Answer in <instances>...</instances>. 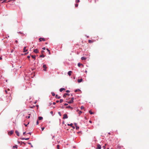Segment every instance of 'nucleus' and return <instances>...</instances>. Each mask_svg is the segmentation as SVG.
Segmentation results:
<instances>
[{
	"label": "nucleus",
	"mask_w": 149,
	"mask_h": 149,
	"mask_svg": "<svg viewBox=\"0 0 149 149\" xmlns=\"http://www.w3.org/2000/svg\"><path fill=\"white\" fill-rule=\"evenodd\" d=\"M73 128L74 129L75 128L74 127V126H72Z\"/></svg>",
	"instance_id": "052dcab7"
},
{
	"label": "nucleus",
	"mask_w": 149,
	"mask_h": 149,
	"mask_svg": "<svg viewBox=\"0 0 149 149\" xmlns=\"http://www.w3.org/2000/svg\"><path fill=\"white\" fill-rule=\"evenodd\" d=\"M38 124H39L38 121V120H37V121L36 122V124L37 125Z\"/></svg>",
	"instance_id": "58836bf2"
},
{
	"label": "nucleus",
	"mask_w": 149,
	"mask_h": 149,
	"mask_svg": "<svg viewBox=\"0 0 149 149\" xmlns=\"http://www.w3.org/2000/svg\"><path fill=\"white\" fill-rule=\"evenodd\" d=\"M25 139L26 140H29V138H26V139Z\"/></svg>",
	"instance_id": "e433bc0d"
},
{
	"label": "nucleus",
	"mask_w": 149,
	"mask_h": 149,
	"mask_svg": "<svg viewBox=\"0 0 149 149\" xmlns=\"http://www.w3.org/2000/svg\"><path fill=\"white\" fill-rule=\"evenodd\" d=\"M44 128H44V127H42V128H41L42 130V131H43V130H44Z\"/></svg>",
	"instance_id": "a19ab883"
},
{
	"label": "nucleus",
	"mask_w": 149,
	"mask_h": 149,
	"mask_svg": "<svg viewBox=\"0 0 149 149\" xmlns=\"http://www.w3.org/2000/svg\"><path fill=\"white\" fill-rule=\"evenodd\" d=\"M15 132L16 133L17 136H19V132H18V131L16 130L15 131Z\"/></svg>",
	"instance_id": "2eb2a0df"
},
{
	"label": "nucleus",
	"mask_w": 149,
	"mask_h": 149,
	"mask_svg": "<svg viewBox=\"0 0 149 149\" xmlns=\"http://www.w3.org/2000/svg\"><path fill=\"white\" fill-rule=\"evenodd\" d=\"M17 145H15V146H13V149H14L15 148L17 149Z\"/></svg>",
	"instance_id": "9b49d317"
},
{
	"label": "nucleus",
	"mask_w": 149,
	"mask_h": 149,
	"mask_svg": "<svg viewBox=\"0 0 149 149\" xmlns=\"http://www.w3.org/2000/svg\"><path fill=\"white\" fill-rule=\"evenodd\" d=\"M68 126H72L73 125V124L72 123H71L70 124H68Z\"/></svg>",
	"instance_id": "bb28decb"
},
{
	"label": "nucleus",
	"mask_w": 149,
	"mask_h": 149,
	"mask_svg": "<svg viewBox=\"0 0 149 149\" xmlns=\"http://www.w3.org/2000/svg\"><path fill=\"white\" fill-rule=\"evenodd\" d=\"M88 42L89 43H92L93 42V41L91 40H88Z\"/></svg>",
	"instance_id": "b1692460"
},
{
	"label": "nucleus",
	"mask_w": 149,
	"mask_h": 149,
	"mask_svg": "<svg viewBox=\"0 0 149 149\" xmlns=\"http://www.w3.org/2000/svg\"><path fill=\"white\" fill-rule=\"evenodd\" d=\"M63 101V100L62 99H60V103L62 102Z\"/></svg>",
	"instance_id": "c85d7f7f"
},
{
	"label": "nucleus",
	"mask_w": 149,
	"mask_h": 149,
	"mask_svg": "<svg viewBox=\"0 0 149 149\" xmlns=\"http://www.w3.org/2000/svg\"><path fill=\"white\" fill-rule=\"evenodd\" d=\"M5 93H7V90H5Z\"/></svg>",
	"instance_id": "49530a36"
},
{
	"label": "nucleus",
	"mask_w": 149,
	"mask_h": 149,
	"mask_svg": "<svg viewBox=\"0 0 149 149\" xmlns=\"http://www.w3.org/2000/svg\"><path fill=\"white\" fill-rule=\"evenodd\" d=\"M39 40L40 41H41L42 40L43 41H45V40L44 38H39Z\"/></svg>",
	"instance_id": "39448f33"
},
{
	"label": "nucleus",
	"mask_w": 149,
	"mask_h": 149,
	"mask_svg": "<svg viewBox=\"0 0 149 149\" xmlns=\"http://www.w3.org/2000/svg\"><path fill=\"white\" fill-rule=\"evenodd\" d=\"M67 95H69V94L68 93H65L63 95V97H65Z\"/></svg>",
	"instance_id": "0eeeda50"
},
{
	"label": "nucleus",
	"mask_w": 149,
	"mask_h": 149,
	"mask_svg": "<svg viewBox=\"0 0 149 149\" xmlns=\"http://www.w3.org/2000/svg\"><path fill=\"white\" fill-rule=\"evenodd\" d=\"M53 104H54V105H55V104H56V103H55V102H53Z\"/></svg>",
	"instance_id": "603ef678"
},
{
	"label": "nucleus",
	"mask_w": 149,
	"mask_h": 149,
	"mask_svg": "<svg viewBox=\"0 0 149 149\" xmlns=\"http://www.w3.org/2000/svg\"><path fill=\"white\" fill-rule=\"evenodd\" d=\"M106 145V144H105V145L104 146H103V148L104 149H105V146Z\"/></svg>",
	"instance_id": "f704fd0d"
},
{
	"label": "nucleus",
	"mask_w": 149,
	"mask_h": 149,
	"mask_svg": "<svg viewBox=\"0 0 149 149\" xmlns=\"http://www.w3.org/2000/svg\"><path fill=\"white\" fill-rule=\"evenodd\" d=\"M47 44V42L45 43V44L46 45V44Z\"/></svg>",
	"instance_id": "0e129e2a"
},
{
	"label": "nucleus",
	"mask_w": 149,
	"mask_h": 149,
	"mask_svg": "<svg viewBox=\"0 0 149 149\" xmlns=\"http://www.w3.org/2000/svg\"><path fill=\"white\" fill-rule=\"evenodd\" d=\"M85 72L86 73L87 72V71H86Z\"/></svg>",
	"instance_id": "e2e57ef3"
},
{
	"label": "nucleus",
	"mask_w": 149,
	"mask_h": 149,
	"mask_svg": "<svg viewBox=\"0 0 149 149\" xmlns=\"http://www.w3.org/2000/svg\"><path fill=\"white\" fill-rule=\"evenodd\" d=\"M46 50L49 52V51H50L48 48L46 49Z\"/></svg>",
	"instance_id": "de8ad7c7"
},
{
	"label": "nucleus",
	"mask_w": 149,
	"mask_h": 149,
	"mask_svg": "<svg viewBox=\"0 0 149 149\" xmlns=\"http://www.w3.org/2000/svg\"><path fill=\"white\" fill-rule=\"evenodd\" d=\"M89 122L90 123H92V121L91 120H89Z\"/></svg>",
	"instance_id": "864d4df0"
},
{
	"label": "nucleus",
	"mask_w": 149,
	"mask_h": 149,
	"mask_svg": "<svg viewBox=\"0 0 149 149\" xmlns=\"http://www.w3.org/2000/svg\"><path fill=\"white\" fill-rule=\"evenodd\" d=\"M80 91H81V90L79 89H77L76 90L74 91L75 92H79Z\"/></svg>",
	"instance_id": "4468645a"
},
{
	"label": "nucleus",
	"mask_w": 149,
	"mask_h": 149,
	"mask_svg": "<svg viewBox=\"0 0 149 149\" xmlns=\"http://www.w3.org/2000/svg\"><path fill=\"white\" fill-rule=\"evenodd\" d=\"M31 57L33 58H34L35 59V58H36L35 55H32Z\"/></svg>",
	"instance_id": "4be33fe9"
},
{
	"label": "nucleus",
	"mask_w": 149,
	"mask_h": 149,
	"mask_svg": "<svg viewBox=\"0 0 149 149\" xmlns=\"http://www.w3.org/2000/svg\"><path fill=\"white\" fill-rule=\"evenodd\" d=\"M59 102V101L58 100H57V101H56V103H58V102Z\"/></svg>",
	"instance_id": "6e6d98bb"
},
{
	"label": "nucleus",
	"mask_w": 149,
	"mask_h": 149,
	"mask_svg": "<svg viewBox=\"0 0 149 149\" xmlns=\"http://www.w3.org/2000/svg\"><path fill=\"white\" fill-rule=\"evenodd\" d=\"M29 116H26V118H30V114H29Z\"/></svg>",
	"instance_id": "c756f323"
},
{
	"label": "nucleus",
	"mask_w": 149,
	"mask_h": 149,
	"mask_svg": "<svg viewBox=\"0 0 149 149\" xmlns=\"http://www.w3.org/2000/svg\"><path fill=\"white\" fill-rule=\"evenodd\" d=\"M73 102L72 101V100H70V101H69V102H68V103H72Z\"/></svg>",
	"instance_id": "6ab92c4d"
},
{
	"label": "nucleus",
	"mask_w": 149,
	"mask_h": 149,
	"mask_svg": "<svg viewBox=\"0 0 149 149\" xmlns=\"http://www.w3.org/2000/svg\"><path fill=\"white\" fill-rule=\"evenodd\" d=\"M50 113L52 114V115L53 114V112L52 111H51L50 112Z\"/></svg>",
	"instance_id": "79ce46f5"
},
{
	"label": "nucleus",
	"mask_w": 149,
	"mask_h": 149,
	"mask_svg": "<svg viewBox=\"0 0 149 149\" xmlns=\"http://www.w3.org/2000/svg\"><path fill=\"white\" fill-rule=\"evenodd\" d=\"M97 146L96 148V149H101V146L100 144H98L97 145Z\"/></svg>",
	"instance_id": "20e7f679"
},
{
	"label": "nucleus",
	"mask_w": 149,
	"mask_h": 149,
	"mask_svg": "<svg viewBox=\"0 0 149 149\" xmlns=\"http://www.w3.org/2000/svg\"><path fill=\"white\" fill-rule=\"evenodd\" d=\"M43 68H44V69H43V70L45 71H47L46 68H47V67H46V65L44 64L43 65Z\"/></svg>",
	"instance_id": "f03ea898"
},
{
	"label": "nucleus",
	"mask_w": 149,
	"mask_h": 149,
	"mask_svg": "<svg viewBox=\"0 0 149 149\" xmlns=\"http://www.w3.org/2000/svg\"><path fill=\"white\" fill-rule=\"evenodd\" d=\"M64 105L65 106H67V105H68V104H67V103H65L64 104Z\"/></svg>",
	"instance_id": "a18cd8bd"
},
{
	"label": "nucleus",
	"mask_w": 149,
	"mask_h": 149,
	"mask_svg": "<svg viewBox=\"0 0 149 149\" xmlns=\"http://www.w3.org/2000/svg\"><path fill=\"white\" fill-rule=\"evenodd\" d=\"M72 73V72L71 71H70L68 72V74L70 76L71 75V74Z\"/></svg>",
	"instance_id": "1a4fd4ad"
},
{
	"label": "nucleus",
	"mask_w": 149,
	"mask_h": 149,
	"mask_svg": "<svg viewBox=\"0 0 149 149\" xmlns=\"http://www.w3.org/2000/svg\"><path fill=\"white\" fill-rule=\"evenodd\" d=\"M58 114L60 116H61V113L60 112H58Z\"/></svg>",
	"instance_id": "2f4dec72"
},
{
	"label": "nucleus",
	"mask_w": 149,
	"mask_h": 149,
	"mask_svg": "<svg viewBox=\"0 0 149 149\" xmlns=\"http://www.w3.org/2000/svg\"><path fill=\"white\" fill-rule=\"evenodd\" d=\"M74 99V98L73 97H72V98H71V100H72V101L73 102V100Z\"/></svg>",
	"instance_id": "37998d69"
},
{
	"label": "nucleus",
	"mask_w": 149,
	"mask_h": 149,
	"mask_svg": "<svg viewBox=\"0 0 149 149\" xmlns=\"http://www.w3.org/2000/svg\"><path fill=\"white\" fill-rule=\"evenodd\" d=\"M49 54H50L51 53H50V51H49Z\"/></svg>",
	"instance_id": "5fc2aeb1"
},
{
	"label": "nucleus",
	"mask_w": 149,
	"mask_h": 149,
	"mask_svg": "<svg viewBox=\"0 0 149 149\" xmlns=\"http://www.w3.org/2000/svg\"><path fill=\"white\" fill-rule=\"evenodd\" d=\"M60 146L59 145H57V149H59Z\"/></svg>",
	"instance_id": "cd10ccee"
},
{
	"label": "nucleus",
	"mask_w": 149,
	"mask_h": 149,
	"mask_svg": "<svg viewBox=\"0 0 149 149\" xmlns=\"http://www.w3.org/2000/svg\"><path fill=\"white\" fill-rule=\"evenodd\" d=\"M56 98L59 99L61 98V97L60 96H58V95H56Z\"/></svg>",
	"instance_id": "a211bd4d"
},
{
	"label": "nucleus",
	"mask_w": 149,
	"mask_h": 149,
	"mask_svg": "<svg viewBox=\"0 0 149 149\" xmlns=\"http://www.w3.org/2000/svg\"><path fill=\"white\" fill-rule=\"evenodd\" d=\"M28 143L31 145V143Z\"/></svg>",
	"instance_id": "4d7b16f0"
},
{
	"label": "nucleus",
	"mask_w": 149,
	"mask_h": 149,
	"mask_svg": "<svg viewBox=\"0 0 149 149\" xmlns=\"http://www.w3.org/2000/svg\"><path fill=\"white\" fill-rule=\"evenodd\" d=\"M25 132H24V133H23V134L24 135V134H25Z\"/></svg>",
	"instance_id": "69168bd1"
},
{
	"label": "nucleus",
	"mask_w": 149,
	"mask_h": 149,
	"mask_svg": "<svg viewBox=\"0 0 149 149\" xmlns=\"http://www.w3.org/2000/svg\"><path fill=\"white\" fill-rule=\"evenodd\" d=\"M44 52V51L43 50H42L41 51V53L42 54H43Z\"/></svg>",
	"instance_id": "c03bdc74"
},
{
	"label": "nucleus",
	"mask_w": 149,
	"mask_h": 149,
	"mask_svg": "<svg viewBox=\"0 0 149 149\" xmlns=\"http://www.w3.org/2000/svg\"><path fill=\"white\" fill-rule=\"evenodd\" d=\"M74 124L75 125V126L76 127V126H77V123H74Z\"/></svg>",
	"instance_id": "09e8293b"
},
{
	"label": "nucleus",
	"mask_w": 149,
	"mask_h": 149,
	"mask_svg": "<svg viewBox=\"0 0 149 149\" xmlns=\"http://www.w3.org/2000/svg\"><path fill=\"white\" fill-rule=\"evenodd\" d=\"M82 113V112L81 111H79V114H80L81 113Z\"/></svg>",
	"instance_id": "4c0bfd02"
},
{
	"label": "nucleus",
	"mask_w": 149,
	"mask_h": 149,
	"mask_svg": "<svg viewBox=\"0 0 149 149\" xmlns=\"http://www.w3.org/2000/svg\"><path fill=\"white\" fill-rule=\"evenodd\" d=\"M82 65L83 66V65L82 64H81V63H79L78 64V66L79 67L81 65Z\"/></svg>",
	"instance_id": "dca6fc26"
},
{
	"label": "nucleus",
	"mask_w": 149,
	"mask_h": 149,
	"mask_svg": "<svg viewBox=\"0 0 149 149\" xmlns=\"http://www.w3.org/2000/svg\"><path fill=\"white\" fill-rule=\"evenodd\" d=\"M107 149H109V148H108Z\"/></svg>",
	"instance_id": "774afa93"
},
{
	"label": "nucleus",
	"mask_w": 149,
	"mask_h": 149,
	"mask_svg": "<svg viewBox=\"0 0 149 149\" xmlns=\"http://www.w3.org/2000/svg\"><path fill=\"white\" fill-rule=\"evenodd\" d=\"M76 3H79L80 2V1L79 0H76Z\"/></svg>",
	"instance_id": "72a5a7b5"
},
{
	"label": "nucleus",
	"mask_w": 149,
	"mask_h": 149,
	"mask_svg": "<svg viewBox=\"0 0 149 149\" xmlns=\"http://www.w3.org/2000/svg\"><path fill=\"white\" fill-rule=\"evenodd\" d=\"M66 92L67 93H69L70 92V91L69 90H67Z\"/></svg>",
	"instance_id": "ea45409f"
},
{
	"label": "nucleus",
	"mask_w": 149,
	"mask_h": 149,
	"mask_svg": "<svg viewBox=\"0 0 149 149\" xmlns=\"http://www.w3.org/2000/svg\"><path fill=\"white\" fill-rule=\"evenodd\" d=\"M65 89L64 88H62L60 89V92H62L63 90H65Z\"/></svg>",
	"instance_id": "9d476101"
},
{
	"label": "nucleus",
	"mask_w": 149,
	"mask_h": 149,
	"mask_svg": "<svg viewBox=\"0 0 149 149\" xmlns=\"http://www.w3.org/2000/svg\"><path fill=\"white\" fill-rule=\"evenodd\" d=\"M1 1H3L2 2V3H3L4 2H5L7 0H1Z\"/></svg>",
	"instance_id": "7c9ffc66"
},
{
	"label": "nucleus",
	"mask_w": 149,
	"mask_h": 149,
	"mask_svg": "<svg viewBox=\"0 0 149 149\" xmlns=\"http://www.w3.org/2000/svg\"><path fill=\"white\" fill-rule=\"evenodd\" d=\"M45 56L44 54H42L40 56V57H44Z\"/></svg>",
	"instance_id": "5701e85b"
},
{
	"label": "nucleus",
	"mask_w": 149,
	"mask_h": 149,
	"mask_svg": "<svg viewBox=\"0 0 149 149\" xmlns=\"http://www.w3.org/2000/svg\"><path fill=\"white\" fill-rule=\"evenodd\" d=\"M89 113L91 114H93L94 113L93 112H92V111H91V110H90L89 111Z\"/></svg>",
	"instance_id": "412c9836"
},
{
	"label": "nucleus",
	"mask_w": 149,
	"mask_h": 149,
	"mask_svg": "<svg viewBox=\"0 0 149 149\" xmlns=\"http://www.w3.org/2000/svg\"><path fill=\"white\" fill-rule=\"evenodd\" d=\"M2 59V57H0V60H1V59Z\"/></svg>",
	"instance_id": "bf43d9fd"
},
{
	"label": "nucleus",
	"mask_w": 149,
	"mask_h": 149,
	"mask_svg": "<svg viewBox=\"0 0 149 149\" xmlns=\"http://www.w3.org/2000/svg\"><path fill=\"white\" fill-rule=\"evenodd\" d=\"M76 127L77 130H78L79 128V127L77 126H76Z\"/></svg>",
	"instance_id": "473e14b6"
},
{
	"label": "nucleus",
	"mask_w": 149,
	"mask_h": 149,
	"mask_svg": "<svg viewBox=\"0 0 149 149\" xmlns=\"http://www.w3.org/2000/svg\"><path fill=\"white\" fill-rule=\"evenodd\" d=\"M31 147H33V146L31 144Z\"/></svg>",
	"instance_id": "680f3d73"
},
{
	"label": "nucleus",
	"mask_w": 149,
	"mask_h": 149,
	"mask_svg": "<svg viewBox=\"0 0 149 149\" xmlns=\"http://www.w3.org/2000/svg\"><path fill=\"white\" fill-rule=\"evenodd\" d=\"M43 119V118L42 117L40 116L38 117V120H41Z\"/></svg>",
	"instance_id": "ddd939ff"
},
{
	"label": "nucleus",
	"mask_w": 149,
	"mask_h": 149,
	"mask_svg": "<svg viewBox=\"0 0 149 149\" xmlns=\"http://www.w3.org/2000/svg\"><path fill=\"white\" fill-rule=\"evenodd\" d=\"M14 131L13 130H11L10 132H8V134L9 135H10L13 134V133Z\"/></svg>",
	"instance_id": "7ed1b4c3"
},
{
	"label": "nucleus",
	"mask_w": 149,
	"mask_h": 149,
	"mask_svg": "<svg viewBox=\"0 0 149 149\" xmlns=\"http://www.w3.org/2000/svg\"><path fill=\"white\" fill-rule=\"evenodd\" d=\"M42 49L43 50H45V47H43L42 48Z\"/></svg>",
	"instance_id": "8fccbe9b"
},
{
	"label": "nucleus",
	"mask_w": 149,
	"mask_h": 149,
	"mask_svg": "<svg viewBox=\"0 0 149 149\" xmlns=\"http://www.w3.org/2000/svg\"><path fill=\"white\" fill-rule=\"evenodd\" d=\"M22 143H24V144H25V143H24V142H22L21 143V144L22 145Z\"/></svg>",
	"instance_id": "13d9d810"
},
{
	"label": "nucleus",
	"mask_w": 149,
	"mask_h": 149,
	"mask_svg": "<svg viewBox=\"0 0 149 149\" xmlns=\"http://www.w3.org/2000/svg\"><path fill=\"white\" fill-rule=\"evenodd\" d=\"M27 57L28 58H30V56H27Z\"/></svg>",
	"instance_id": "3c124183"
},
{
	"label": "nucleus",
	"mask_w": 149,
	"mask_h": 149,
	"mask_svg": "<svg viewBox=\"0 0 149 149\" xmlns=\"http://www.w3.org/2000/svg\"><path fill=\"white\" fill-rule=\"evenodd\" d=\"M25 126H27V125H25Z\"/></svg>",
	"instance_id": "338daca9"
},
{
	"label": "nucleus",
	"mask_w": 149,
	"mask_h": 149,
	"mask_svg": "<svg viewBox=\"0 0 149 149\" xmlns=\"http://www.w3.org/2000/svg\"><path fill=\"white\" fill-rule=\"evenodd\" d=\"M51 93H52V95L53 96H55V94L54 92H52Z\"/></svg>",
	"instance_id": "393cba45"
},
{
	"label": "nucleus",
	"mask_w": 149,
	"mask_h": 149,
	"mask_svg": "<svg viewBox=\"0 0 149 149\" xmlns=\"http://www.w3.org/2000/svg\"><path fill=\"white\" fill-rule=\"evenodd\" d=\"M33 52H34L36 53H38V49H36L34 50Z\"/></svg>",
	"instance_id": "423d86ee"
},
{
	"label": "nucleus",
	"mask_w": 149,
	"mask_h": 149,
	"mask_svg": "<svg viewBox=\"0 0 149 149\" xmlns=\"http://www.w3.org/2000/svg\"><path fill=\"white\" fill-rule=\"evenodd\" d=\"M80 108H81V109H84V106H81V107Z\"/></svg>",
	"instance_id": "a878e982"
},
{
	"label": "nucleus",
	"mask_w": 149,
	"mask_h": 149,
	"mask_svg": "<svg viewBox=\"0 0 149 149\" xmlns=\"http://www.w3.org/2000/svg\"><path fill=\"white\" fill-rule=\"evenodd\" d=\"M66 108H70V109H73L72 107H71L70 106H68L66 107Z\"/></svg>",
	"instance_id": "f8f14e48"
},
{
	"label": "nucleus",
	"mask_w": 149,
	"mask_h": 149,
	"mask_svg": "<svg viewBox=\"0 0 149 149\" xmlns=\"http://www.w3.org/2000/svg\"><path fill=\"white\" fill-rule=\"evenodd\" d=\"M81 59L82 60H85L86 59V58L84 57H82Z\"/></svg>",
	"instance_id": "f3484780"
},
{
	"label": "nucleus",
	"mask_w": 149,
	"mask_h": 149,
	"mask_svg": "<svg viewBox=\"0 0 149 149\" xmlns=\"http://www.w3.org/2000/svg\"><path fill=\"white\" fill-rule=\"evenodd\" d=\"M77 81L79 83L81 82L82 81V79H78L77 80Z\"/></svg>",
	"instance_id": "6e6552de"
},
{
	"label": "nucleus",
	"mask_w": 149,
	"mask_h": 149,
	"mask_svg": "<svg viewBox=\"0 0 149 149\" xmlns=\"http://www.w3.org/2000/svg\"><path fill=\"white\" fill-rule=\"evenodd\" d=\"M78 4H76L75 5V7H78Z\"/></svg>",
	"instance_id": "c9c22d12"
},
{
	"label": "nucleus",
	"mask_w": 149,
	"mask_h": 149,
	"mask_svg": "<svg viewBox=\"0 0 149 149\" xmlns=\"http://www.w3.org/2000/svg\"><path fill=\"white\" fill-rule=\"evenodd\" d=\"M26 47H24V52H26L27 51V50L26 49Z\"/></svg>",
	"instance_id": "aec40b11"
},
{
	"label": "nucleus",
	"mask_w": 149,
	"mask_h": 149,
	"mask_svg": "<svg viewBox=\"0 0 149 149\" xmlns=\"http://www.w3.org/2000/svg\"><path fill=\"white\" fill-rule=\"evenodd\" d=\"M63 118L64 119H67L68 118V116L66 114H64L63 115Z\"/></svg>",
	"instance_id": "f257e3e1"
}]
</instances>
